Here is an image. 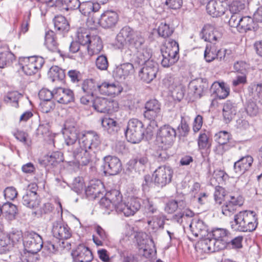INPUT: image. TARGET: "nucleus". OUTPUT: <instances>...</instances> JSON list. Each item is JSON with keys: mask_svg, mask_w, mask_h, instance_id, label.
<instances>
[{"mask_svg": "<svg viewBox=\"0 0 262 262\" xmlns=\"http://www.w3.org/2000/svg\"><path fill=\"white\" fill-rule=\"evenodd\" d=\"M128 44L133 54L132 59L139 64H143L152 58V50L145 45V38L141 32L135 31L128 26L123 27L117 34L116 45L119 49Z\"/></svg>", "mask_w": 262, "mask_h": 262, "instance_id": "obj_1", "label": "nucleus"}, {"mask_svg": "<svg viewBox=\"0 0 262 262\" xmlns=\"http://www.w3.org/2000/svg\"><path fill=\"white\" fill-rule=\"evenodd\" d=\"M141 199L132 197L127 203L122 201V195L117 189H112L106 192L99 202L101 208L104 213L109 214L115 210L119 213H123L126 216L133 215L141 208Z\"/></svg>", "mask_w": 262, "mask_h": 262, "instance_id": "obj_2", "label": "nucleus"}, {"mask_svg": "<svg viewBox=\"0 0 262 262\" xmlns=\"http://www.w3.org/2000/svg\"><path fill=\"white\" fill-rule=\"evenodd\" d=\"M98 134L90 130L79 136L78 146L73 150V160L82 166L88 165L96 157V152L100 145Z\"/></svg>", "mask_w": 262, "mask_h": 262, "instance_id": "obj_3", "label": "nucleus"}, {"mask_svg": "<svg viewBox=\"0 0 262 262\" xmlns=\"http://www.w3.org/2000/svg\"><path fill=\"white\" fill-rule=\"evenodd\" d=\"M235 225L232 228L242 232H251L255 230L258 225L257 219L255 212L244 210L234 215Z\"/></svg>", "mask_w": 262, "mask_h": 262, "instance_id": "obj_4", "label": "nucleus"}, {"mask_svg": "<svg viewBox=\"0 0 262 262\" xmlns=\"http://www.w3.org/2000/svg\"><path fill=\"white\" fill-rule=\"evenodd\" d=\"M179 47L178 43L172 39H169L166 46L161 49L163 59L161 65L168 68L174 64L179 59Z\"/></svg>", "mask_w": 262, "mask_h": 262, "instance_id": "obj_5", "label": "nucleus"}, {"mask_svg": "<svg viewBox=\"0 0 262 262\" xmlns=\"http://www.w3.org/2000/svg\"><path fill=\"white\" fill-rule=\"evenodd\" d=\"M125 134L128 142L134 144L139 143L144 136L142 122L137 119H130Z\"/></svg>", "mask_w": 262, "mask_h": 262, "instance_id": "obj_6", "label": "nucleus"}, {"mask_svg": "<svg viewBox=\"0 0 262 262\" xmlns=\"http://www.w3.org/2000/svg\"><path fill=\"white\" fill-rule=\"evenodd\" d=\"M44 63L45 60L42 57L34 56L20 58L19 64L25 74L32 75L36 73Z\"/></svg>", "mask_w": 262, "mask_h": 262, "instance_id": "obj_7", "label": "nucleus"}, {"mask_svg": "<svg viewBox=\"0 0 262 262\" xmlns=\"http://www.w3.org/2000/svg\"><path fill=\"white\" fill-rule=\"evenodd\" d=\"M173 173V169L170 166L166 165L159 166L152 174L154 183L158 187L165 186L171 182Z\"/></svg>", "mask_w": 262, "mask_h": 262, "instance_id": "obj_8", "label": "nucleus"}, {"mask_svg": "<svg viewBox=\"0 0 262 262\" xmlns=\"http://www.w3.org/2000/svg\"><path fill=\"white\" fill-rule=\"evenodd\" d=\"M24 250L30 251L38 252L43 247V241L41 237L34 232H26L23 238Z\"/></svg>", "mask_w": 262, "mask_h": 262, "instance_id": "obj_9", "label": "nucleus"}, {"mask_svg": "<svg viewBox=\"0 0 262 262\" xmlns=\"http://www.w3.org/2000/svg\"><path fill=\"white\" fill-rule=\"evenodd\" d=\"M102 170L105 174L116 175L121 170L120 160L115 156H107L103 158Z\"/></svg>", "mask_w": 262, "mask_h": 262, "instance_id": "obj_10", "label": "nucleus"}, {"mask_svg": "<svg viewBox=\"0 0 262 262\" xmlns=\"http://www.w3.org/2000/svg\"><path fill=\"white\" fill-rule=\"evenodd\" d=\"M145 111L144 116L150 121L153 125H156L155 121L161 116V106L158 100L152 99L148 101L145 106Z\"/></svg>", "mask_w": 262, "mask_h": 262, "instance_id": "obj_11", "label": "nucleus"}, {"mask_svg": "<svg viewBox=\"0 0 262 262\" xmlns=\"http://www.w3.org/2000/svg\"><path fill=\"white\" fill-rule=\"evenodd\" d=\"M64 135V141L66 144L68 146H72V155L70 159L72 161H74L73 160V150L75 148L78 146V143H77L76 141L77 139L79 140V130L75 126H71L68 122L65 124V130L63 133Z\"/></svg>", "mask_w": 262, "mask_h": 262, "instance_id": "obj_12", "label": "nucleus"}, {"mask_svg": "<svg viewBox=\"0 0 262 262\" xmlns=\"http://www.w3.org/2000/svg\"><path fill=\"white\" fill-rule=\"evenodd\" d=\"M142 65L139 76L143 81L149 83L156 77L158 70V63L155 61H149Z\"/></svg>", "mask_w": 262, "mask_h": 262, "instance_id": "obj_13", "label": "nucleus"}, {"mask_svg": "<svg viewBox=\"0 0 262 262\" xmlns=\"http://www.w3.org/2000/svg\"><path fill=\"white\" fill-rule=\"evenodd\" d=\"M92 104L94 108L101 113H108L115 111L118 107V103L116 101L100 97L95 98Z\"/></svg>", "mask_w": 262, "mask_h": 262, "instance_id": "obj_14", "label": "nucleus"}, {"mask_svg": "<svg viewBox=\"0 0 262 262\" xmlns=\"http://www.w3.org/2000/svg\"><path fill=\"white\" fill-rule=\"evenodd\" d=\"M176 137V130L169 125H164L159 129L158 139L164 146L171 147Z\"/></svg>", "mask_w": 262, "mask_h": 262, "instance_id": "obj_15", "label": "nucleus"}, {"mask_svg": "<svg viewBox=\"0 0 262 262\" xmlns=\"http://www.w3.org/2000/svg\"><path fill=\"white\" fill-rule=\"evenodd\" d=\"M215 241L210 239L208 237L204 239L199 241L195 247L198 254H207L222 250V245L215 243Z\"/></svg>", "mask_w": 262, "mask_h": 262, "instance_id": "obj_16", "label": "nucleus"}, {"mask_svg": "<svg viewBox=\"0 0 262 262\" xmlns=\"http://www.w3.org/2000/svg\"><path fill=\"white\" fill-rule=\"evenodd\" d=\"M72 256L75 262H90L93 258L90 249L83 244L79 245L73 250Z\"/></svg>", "mask_w": 262, "mask_h": 262, "instance_id": "obj_17", "label": "nucleus"}, {"mask_svg": "<svg viewBox=\"0 0 262 262\" xmlns=\"http://www.w3.org/2000/svg\"><path fill=\"white\" fill-rule=\"evenodd\" d=\"M29 187L30 188L26 191L23 197L22 202L24 205L28 208H35L40 203L38 196L36 192L37 185L33 184L30 185Z\"/></svg>", "mask_w": 262, "mask_h": 262, "instance_id": "obj_18", "label": "nucleus"}, {"mask_svg": "<svg viewBox=\"0 0 262 262\" xmlns=\"http://www.w3.org/2000/svg\"><path fill=\"white\" fill-rule=\"evenodd\" d=\"M98 92L101 94L115 97L122 91L118 82L104 81L99 83Z\"/></svg>", "mask_w": 262, "mask_h": 262, "instance_id": "obj_19", "label": "nucleus"}, {"mask_svg": "<svg viewBox=\"0 0 262 262\" xmlns=\"http://www.w3.org/2000/svg\"><path fill=\"white\" fill-rule=\"evenodd\" d=\"M227 9V3L223 0H210L206 6L207 13L212 17H220Z\"/></svg>", "mask_w": 262, "mask_h": 262, "instance_id": "obj_20", "label": "nucleus"}, {"mask_svg": "<svg viewBox=\"0 0 262 262\" xmlns=\"http://www.w3.org/2000/svg\"><path fill=\"white\" fill-rule=\"evenodd\" d=\"M54 99L59 103L68 104L74 101V93L70 89L58 87L54 89Z\"/></svg>", "mask_w": 262, "mask_h": 262, "instance_id": "obj_21", "label": "nucleus"}, {"mask_svg": "<svg viewBox=\"0 0 262 262\" xmlns=\"http://www.w3.org/2000/svg\"><path fill=\"white\" fill-rule=\"evenodd\" d=\"M253 162V158L250 155H246L241 157L235 162L233 170L237 176H240L249 171Z\"/></svg>", "mask_w": 262, "mask_h": 262, "instance_id": "obj_22", "label": "nucleus"}, {"mask_svg": "<svg viewBox=\"0 0 262 262\" xmlns=\"http://www.w3.org/2000/svg\"><path fill=\"white\" fill-rule=\"evenodd\" d=\"M100 8V6L98 3H93L92 2H85L80 3V6L79 7L80 12L84 16H88L87 20V25L90 27L91 23L97 24L98 20H93L90 17L91 14L94 12H97Z\"/></svg>", "mask_w": 262, "mask_h": 262, "instance_id": "obj_23", "label": "nucleus"}, {"mask_svg": "<svg viewBox=\"0 0 262 262\" xmlns=\"http://www.w3.org/2000/svg\"><path fill=\"white\" fill-rule=\"evenodd\" d=\"M210 239L215 241V243H219L222 245V250L226 247L228 238L230 236V232L224 228H216L213 229L208 234Z\"/></svg>", "mask_w": 262, "mask_h": 262, "instance_id": "obj_24", "label": "nucleus"}, {"mask_svg": "<svg viewBox=\"0 0 262 262\" xmlns=\"http://www.w3.org/2000/svg\"><path fill=\"white\" fill-rule=\"evenodd\" d=\"M52 233L54 237L60 240L68 239L71 236L70 229L68 225L59 222L53 223Z\"/></svg>", "mask_w": 262, "mask_h": 262, "instance_id": "obj_25", "label": "nucleus"}, {"mask_svg": "<svg viewBox=\"0 0 262 262\" xmlns=\"http://www.w3.org/2000/svg\"><path fill=\"white\" fill-rule=\"evenodd\" d=\"M201 37L205 41L215 44L222 37L221 33L213 26L205 25L201 32Z\"/></svg>", "mask_w": 262, "mask_h": 262, "instance_id": "obj_26", "label": "nucleus"}, {"mask_svg": "<svg viewBox=\"0 0 262 262\" xmlns=\"http://www.w3.org/2000/svg\"><path fill=\"white\" fill-rule=\"evenodd\" d=\"M189 227L195 237L203 238L208 233V227L204 222L196 218L192 220Z\"/></svg>", "mask_w": 262, "mask_h": 262, "instance_id": "obj_27", "label": "nucleus"}, {"mask_svg": "<svg viewBox=\"0 0 262 262\" xmlns=\"http://www.w3.org/2000/svg\"><path fill=\"white\" fill-rule=\"evenodd\" d=\"M134 68L133 64L125 63L117 67L113 71L114 77L118 80L125 79L129 75L133 73Z\"/></svg>", "mask_w": 262, "mask_h": 262, "instance_id": "obj_28", "label": "nucleus"}, {"mask_svg": "<svg viewBox=\"0 0 262 262\" xmlns=\"http://www.w3.org/2000/svg\"><path fill=\"white\" fill-rule=\"evenodd\" d=\"M118 20L116 12L107 11L101 15L100 23L104 28H111L115 26Z\"/></svg>", "mask_w": 262, "mask_h": 262, "instance_id": "obj_29", "label": "nucleus"}, {"mask_svg": "<svg viewBox=\"0 0 262 262\" xmlns=\"http://www.w3.org/2000/svg\"><path fill=\"white\" fill-rule=\"evenodd\" d=\"M86 48L88 54L90 56L99 54L103 49V44L100 37L97 35L93 34Z\"/></svg>", "mask_w": 262, "mask_h": 262, "instance_id": "obj_30", "label": "nucleus"}, {"mask_svg": "<svg viewBox=\"0 0 262 262\" xmlns=\"http://www.w3.org/2000/svg\"><path fill=\"white\" fill-rule=\"evenodd\" d=\"M237 104L231 100L227 101L223 108V115L226 123L229 122L236 114Z\"/></svg>", "mask_w": 262, "mask_h": 262, "instance_id": "obj_31", "label": "nucleus"}, {"mask_svg": "<svg viewBox=\"0 0 262 262\" xmlns=\"http://www.w3.org/2000/svg\"><path fill=\"white\" fill-rule=\"evenodd\" d=\"M210 90L220 99L226 98L230 92L229 88L223 82H214L212 84Z\"/></svg>", "mask_w": 262, "mask_h": 262, "instance_id": "obj_32", "label": "nucleus"}, {"mask_svg": "<svg viewBox=\"0 0 262 262\" xmlns=\"http://www.w3.org/2000/svg\"><path fill=\"white\" fill-rule=\"evenodd\" d=\"M240 20L238 30L239 32L245 33L248 31H255L257 29L258 25L252 17L248 16H243Z\"/></svg>", "mask_w": 262, "mask_h": 262, "instance_id": "obj_33", "label": "nucleus"}, {"mask_svg": "<svg viewBox=\"0 0 262 262\" xmlns=\"http://www.w3.org/2000/svg\"><path fill=\"white\" fill-rule=\"evenodd\" d=\"M45 44L49 50L62 55V52L58 48V44L56 40L55 33L52 31H48L45 35Z\"/></svg>", "mask_w": 262, "mask_h": 262, "instance_id": "obj_34", "label": "nucleus"}, {"mask_svg": "<svg viewBox=\"0 0 262 262\" xmlns=\"http://www.w3.org/2000/svg\"><path fill=\"white\" fill-rule=\"evenodd\" d=\"M189 88L193 91L194 94L201 97L208 89V84L202 79L193 80L189 84Z\"/></svg>", "mask_w": 262, "mask_h": 262, "instance_id": "obj_35", "label": "nucleus"}, {"mask_svg": "<svg viewBox=\"0 0 262 262\" xmlns=\"http://www.w3.org/2000/svg\"><path fill=\"white\" fill-rule=\"evenodd\" d=\"M99 83L93 79H86L81 84V89L84 94L94 95L98 92Z\"/></svg>", "mask_w": 262, "mask_h": 262, "instance_id": "obj_36", "label": "nucleus"}, {"mask_svg": "<svg viewBox=\"0 0 262 262\" xmlns=\"http://www.w3.org/2000/svg\"><path fill=\"white\" fill-rule=\"evenodd\" d=\"M103 129L111 135L115 134L119 128L117 122L113 118L105 117L101 119Z\"/></svg>", "mask_w": 262, "mask_h": 262, "instance_id": "obj_37", "label": "nucleus"}, {"mask_svg": "<svg viewBox=\"0 0 262 262\" xmlns=\"http://www.w3.org/2000/svg\"><path fill=\"white\" fill-rule=\"evenodd\" d=\"M17 213L16 206L11 203H5L2 206V214L8 220L14 219Z\"/></svg>", "mask_w": 262, "mask_h": 262, "instance_id": "obj_38", "label": "nucleus"}, {"mask_svg": "<svg viewBox=\"0 0 262 262\" xmlns=\"http://www.w3.org/2000/svg\"><path fill=\"white\" fill-rule=\"evenodd\" d=\"M48 75L49 78L53 82L61 81L63 80L66 76L64 70L57 66L52 67L48 72Z\"/></svg>", "mask_w": 262, "mask_h": 262, "instance_id": "obj_39", "label": "nucleus"}, {"mask_svg": "<svg viewBox=\"0 0 262 262\" xmlns=\"http://www.w3.org/2000/svg\"><path fill=\"white\" fill-rule=\"evenodd\" d=\"M54 27L56 31L67 32L69 30V25L66 18L62 15H58L53 19Z\"/></svg>", "mask_w": 262, "mask_h": 262, "instance_id": "obj_40", "label": "nucleus"}, {"mask_svg": "<svg viewBox=\"0 0 262 262\" xmlns=\"http://www.w3.org/2000/svg\"><path fill=\"white\" fill-rule=\"evenodd\" d=\"M215 46L207 45L204 52V58L207 62H211L214 60L216 56H220L223 52L217 51Z\"/></svg>", "mask_w": 262, "mask_h": 262, "instance_id": "obj_41", "label": "nucleus"}, {"mask_svg": "<svg viewBox=\"0 0 262 262\" xmlns=\"http://www.w3.org/2000/svg\"><path fill=\"white\" fill-rule=\"evenodd\" d=\"M174 32V28L170 26L169 23L162 21L158 28V34L163 37L166 38L171 36Z\"/></svg>", "mask_w": 262, "mask_h": 262, "instance_id": "obj_42", "label": "nucleus"}, {"mask_svg": "<svg viewBox=\"0 0 262 262\" xmlns=\"http://www.w3.org/2000/svg\"><path fill=\"white\" fill-rule=\"evenodd\" d=\"M103 189V185L101 181L99 180H92L90 181V185L88 187L86 191L89 192L90 194L97 196L101 193Z\"/></svg>", "mask_w": 262, "mask_h": 262, "instance_id": "obj_43", "label": "nucleus"}, {"mask_svg": "<svg viewBox=\"0 0 262 262\" xmlns=\"http://www.w3.org/2000/svg\"><path fill=\"white\" fill-rule=\"evenodd\" d=\"M92 35L89 30L83 28H80L77 31L78 41L82 46L88 45Z\"/></svg>", "mask_w": 262, "mask_h": 262, "instance_id": "obj_44", "label": "nucleus"}, {"mask_svg": "<svg viewBox=\"0 0 262 262\" xmlns=\"http://www.w3.org/2000/svg\"><path fill=\"white\" fill-rule=\"evenodd\" d=\"M96 231L97 235L93 236L94 243L97 246H102L103 242L107 240V235L100 226H97Z\"/></svg>", "mask_w": 262, "mask_h": 262, "instance_id": "obj_45", "label": "nucleus"}, {"mask_svg": "<svg viewBox=\"0 0 262 262\" xmlns=\"http://www.w3.org/2000/svg\"><path fill=\"white\" fill-rule=\"evenodd\" d=\"M164 216L162 213H158L155 215L151 220H148V224L151 226L153 229H158L159 228H163L164 225Z\"/></svg>", "mask_w": 262, "mask_h": 262, "instance_id": "obj_46", "label": "nucleus"}, {"mask_svg": "<svg viewBox=\"0 0 262 262\" xmlns=\"http://www.w3.org/2000/svg\"><path fill=\"white\" fill-rule=\"evenodd\" d=\"M39 259L38 252L24 250L20 253V260L23 262H37Z\"/></svg>", "mask_w": 262, "mask_h": 262, "instance_id": "obj_47", "label": "nucleus"}, {"mask_svg": "<svg viewBox=\"0 0 262 262\" xmlns=\"http://www.w3.org/2000/svg\"><path fill=\"white\" fill-rule=\"evenodd\" d=\"M129 163L136 168L140 166H145L148 163V159L145 153L139 154L135 158L130 160Z\"/></svg>", "mask_w": 262, "mask_h": 262, "instance_id": "obj_48", "label": "nucleus"}, {"mask_svg": "<svg viewBox=\"0 0 262 262\" xmlns=\"http://www.w3.org/2000/svg\"><path fill=\"white\" fill-rule=\"evenodd\" d=\"M184 205L183 201H177L172 200L166 204L165 209L168 213H172L178 209L181 210L184 207Z\"/></svg>", "mask_w": 262, "mask_h": 262, "instance_id": "obj_49", "label": "nucleus"}, {"mask_svg": "<svg viewBox=\"0 0 262 262\" xmlns=\"http://www.w3.org/2000/svg\"><path fill=\"white\" fill-rule=\"evenodd\" d=\"M12 243H10L8 234H0V253H4L12 249Z\"/></svg>", "mask_w": 262, "mask_h": 262, "instance_id": "obj_50", "label": "nucleus"}, {"mask_svg": "<svg viewBox=\"0 0 262 262\" xmlns=\"http://www.w3.org/2000/svg\"><path fill=\"white\" fill-rule=\"evenodd\" d=\"M21 97L20 94L17 91L11 92L8 93L4 98L5 101L11 104L15 107L18 106V99Z\"/></svg>", "mask_w": 262, "mask_h": 262, "instance_id": "obj_51", "label": "nucleus"}, {"mask_svg": "<svg viewBox=\"0 0 262 262\" xmlns=\"http://www.w3.org/2000/svg\"><path fill=\"white\" fill-rule=\"evenodd\" d=\"M10 243H12V248L15 245L20 244L23 241L24 236L21 231L13 230L8 234Z\"/></svg>", "mask_w": 262, "mask_h": 262, "instance_id": "obj_52", "label": "nucleus"}, {"mask_svg": "<svg viewBox=\"0 0 262 262\" xmlns=\"http://www.w3.org/2000/svg\"><path fill=\"white\" fill-rule=\"evenodd\" d=\"M80 6V3L79 0H62L60 10L66 11L76 10Z\"/></svg>", "mask_w": 262, "mask_h": 262, "instance_id": "obj_53", "label": "nucleus"}, {"mask_svg": "<svg viewBox=\"0 0 262 262\" xmlns=\"http://www.w3.org/2000/svg\"><path fill=\"white\" fill-rule=\"evenodd\" d=\"M64 244V242H61V243L59 242V246H58L52 242L48 241L45 243L43 248L48 251L50 253L55 254L65 247Z\"/></svg>", "mask_w": 262, "mask_h": 262, "instance_id": "obj_54", "label": "nucleus"}, {"mask_svg": "<svg viewBox=\"0 0 262 262\" xmlns=\"http://www.w3.org/2000/svg\"><path fill=\"white\" fill-rule=\"evenodd\" d=\"M170 147L167 146H162L161 148L159 147L158 149L154 154L155 157L157 160L160 161H164L168 159L170 156V153H169L167 149Z\"/></svg>", "mask_w": 262, "mask_h": 262, "instance_id": "obj_55", "label": "nucleus"}, {"mask_svg": "<svg viewBox=\"0 0 262 262\" xmlns=\"http://www.w3.org/2000/svg\"><path fill=\"white\" fill-rule=\"evenodd\" d=\"M245 0H235L229 6V9L231 13L238 14V12L245 9Z\"/></svg>", "mask_w": 262, "mask_h": 262, "instance_id": "obj_56", "label": "nucleus"}, {"mask_svg": "<svg viewBox=\"0 0 262 262\" xmlns=\"http://www.w3.org/2000/svg\"><path fill=\"white\" fill-rule=\"evenodd\" d=\"M194 213L189 209L180 212L173 216V220L179 224H183V218H191L193 216Z\"/></svg>", "mask_w": 262, "mask_h": 262, "instance_id": "obj_57", "label": "nucleus"}, {"mask_svg": "<svg viewBox=\"0 0 262 262\" xmlns=\"http://www.w3.org/2000/svg\"><path fill=\"white\" fill-rule=\"evenodd\" d=\"M143 205L146 212L148 214L160 213L152 201L146 198L143 201Z\"/></svg>", "mask_w": 262, "mask_h": 262, "instance_id": "obj_58", "label": "nucleus"}, {"mask_svg": "<svg viewBox=\"0 0 262 262\" xmlns=\"http://www.w3.org/2000/svg\"><path fill=\"white\" fill-rule=\"evenodd\" d=\"M214 138L218 144L226 145L230 139V135L227 132L221 131L215 135Z\"/></svg>", "mask_w": 262, "mask_h": 262, "instance_id": "obj_59", "label": "nucleus"}, {"mask_svg": "<svg viewBox=\"0 0 262 262\" xmlns=\"http://www.w3.org/2000/svg\"><path fill=\"white\" fill-rule=\"evenodd\" d=\"M222 213L227 216L232 215L236 210L237 208L228 201H226L221 207Z\"/></svg>", "mask_w": 262, "mask_h": 262, "instance_id": "obj_60", "label": "nucleus"}, {"mask_svg": "<svg viewBox=\"0 0 262 262\" xmlns=\"http://www.w3.org/2000/svg\"><path fill=\"white\" fill-rule=\"evenodd\" d=\"M13 55L9 52L0 53V68H3L12 62Z\"/></svg>", "mask_w": 262, "mask_h": 262, "instance_id": "obj_61", "label": "nucleus"}, {"mask_svg": "<svg viewBox=\"0 0 262 262\" xmlns=\"http://www.w3.org/2000/svg\"><path fill=\"white\" fill-rule=\"evenodd\" d=\"M243 237L242 236H238L230 239V236L228 238L226 247L232 249L241 248L242 247V241Z\"/></svg>", "mask_w": 262, "mask_h": 262, "instance_id": "obj_62", "label": "nucleus"}, {"mask_svg": "<svg viewBox=\"0 0 262 262\" xmlns=\"http://www.w3.org/2000/svg\"><path fill=\"white\" fill-rule=\"evenodd\" d=\"M68 76L71 81L74 83L80 82L82 79V74L77 70H70L68 72Z\"/></svg>", "mask_w": 262, "mask_h": 262, "instance_id": "obj_63", "label": "nucleus"}, {"mask_svg": "<svg viewBox=\"0 0 262 262\" xmlns=\"http://www.w3.org/2000/svg\"><path fill=\"white\" fill-rule=\"evenodd\" d=\"M233 68L236 72L246 75L249 69V65L243 61H237L234 63Z\"/></svg>", "mask_w": 262, "mask_h": 262, "instance_id": "obj_64", "label": "nucleus"}]
</instances>
